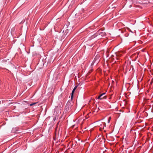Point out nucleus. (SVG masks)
I'll list each match as a JSON object with an SVG mask.
<instances>
[{"mask_svg": "<svg viewBox=\"0 0 153 153\" xmlns=\"http://www.w3.org/2000/svg\"><path fill=\"white\" fill-rule=\"evenodd\" d=\"M105 94V93H103V94H101L100 96H99L100 97H101L102 96H103V95Z\"/></svg>", "mask_w": 153, "mask_h": 153, "instance_id": "nucleus-4", "label": "nucleus"}, {"mask_svg": "<svg viewBox=\"0 0 153 153\" xmlns=\"http://www.w3.org/2000/svg\"><path fill=\"white\" fill-rule=\"evenodd\" d=\"M111 120V117H109V118L108 119V123L110 122V120Z\"/></svg>", "mask_w": 153, "mask_h": 153, "instance_id": "nucleus-6", "label": "nucleus"}, {"mask_svg": "<svg viewBox=\"0 0 153 153\" xmlns=\"http://www.w3.org/2000/svg\"><path fill=\"white\" fill-rule=\"evenodd\" d=\"M99 57L98 56H96V57L95 58L94 61L95 62L97 61L96 63H97L99 60Z\"/></svg>", "mask_w": 153, "mask_h": 153, "instance_id": "nucleus-1", "label": "nucleus"}, {"mask_svg": "<svg viewBox=\"0 0 153 153\" xmlns=\"http://www.w3.org/2000/svg\"><path fill=\"white\" fill-rule=\"evenodd\" d=\"M103 98L100 97L99 96L98 97L97 99H102Z\"/></svg>", "mask_w": 153, "mask_h": 153, "instance_id": "nucleus-5", "label": "nucleus"}, {"mask_svg": "<svg viewBox=\"0 0 153 153\" xmlns=\"http://www.w3.org/2000/svg\"><path fill=\"white\" fill-rule=\"evenodd\" d=\"M75 91V90H73L72 91V93H71V99L72 100L73 99V94H74V92Z\"/></svg>", "mask_w": 153, "mask_h": 153, "instance_id": "nucleus-3", "label": "nucleus"}, {"mask_svg": "<svg viewBox=\"0 0 153 153\" xmlns=\"http://www.w3.org/2000/svg\"><path fill=\"white\" fill-rule=\"evenodd\" d=\"M35 104V103H32V104H30V106H31L33 105H34Z\"/></svg>", "mask_w": 153, "mask_h": 153, "instance_id": "nucleus-8", "label": "nucleus"}, {"mask_svg": "<svg viewBox=\"0 0 153 153\" xmlns=\"http://www.w3.org/2000/svg\"><path fill=\"white\" fill-rule=\"evenodd\" d=\"M77 86H75L74 87V88L73 89V90H74L75 91V90L76 89V88H77Z\"/></svg>", "mask_w": 153, "mask_h": 153, "instance_id": "nucleus-7", "label": "nucleus"}, {"mask_svg": "<svg viewBox=\"0 0 153 153\" xmlns=\"http://www.w3.org/2000/svg\"><path fill=\"white\" fill-rule=\"evenodd\" d=\"M100 35L102 36H105L106 35V33L105 32H102L100 33Z\"/></svg>", "mask_w": 153, "mask_h": 153, "instance_id": "nucleus-2", "label": "nucleus"}]
</instances>
